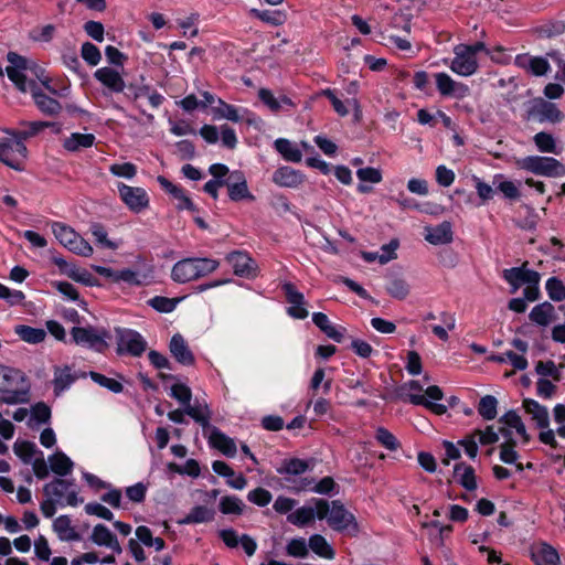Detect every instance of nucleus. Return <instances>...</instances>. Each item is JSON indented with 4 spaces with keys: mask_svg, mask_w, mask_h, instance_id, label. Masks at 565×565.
Returning a JSON list of instances; mask_svg holds the SVG:
<instances>
[{
    "mask_svg": "<svg viewBox=\"0 0 565 565\" xmlns=\"http://www.w3.org/2000/svg\"><path fill=\"white\" fill-rule=\"evenodd\" d=\"M7 61L9 65L6 67V73L9 79L20 92H30L35 105L42 113L46 115H57L62 110L61 104L56 99L42 93L34 81H26V74L32 73L51 93L56 94V90L49 85L47 79L42 78L44 73L42 68L38 67L33 61L15 52H9Z\"/></svg>",
    "mask_w": 565,
    "mask_h": 565,
    "instance_id": "obj_1",
    "label": "nucleus"
},
{
    "mask_svg": "<svg viewBox=\"0 0 565 565\" xmlns=\"http://www.w3.org/2000/svg\"><path fill=\"white\" fill-rule=\"evenodd\" d=\"M273 182L281 188H298L305 182V174L291 167L284 166L273 173Z\"/></svg>",
    "mask_w": 565,
    "mask_h": 565,
    "instance_id": "obj_20",
    "label": "nucleus"
},
{
    "mask_svg": "<svg viewBox=\"0 0 565 565\" xmlns=\"http://www.w3.org/2000/svg\"><path fill=\"white\" fill-rule=\"evenodd\" d=\"M282 290L288 303L290 305L288 308V315L295 319H306L309 312L305 308L306 301L303 295L298 291L291 282H285L282 285Z\"/></svg>",
    "mask_w": 565,
    "mask_h": 565,
    "instance_id": "obj_19",
    "label": "nucleus"
},
{
    "mask_svg": "<svg viewBox=\"0 0 565 565\" xmlns=\"http://www.w3.org/2000/svg\"><path fill=\"white\" fill-rule=\"evenodd\" d=\"M88 539L93 544L110 550L115 554L122 553V547L117 536L105 524H96Z\"/></svg>",
    "mask_w": 565,
    "mask_h": 565,
    "instance_id": "obj_18",
    "label": "nucleus"
},
{
    "mask_svg": "<svg viewBox=\"0 0 565 565\" xmlns=\"http://www.w3.org/2000/svg\"><path fill=\"white\" fill-rule=\"evenodd\" d=\"M515 63L531 72L533 75L541 76L547 73L550 70L548 62L543 57H531L529 55H518Z\"/></svg>",
    "mask_w": 565,
    "mask_h": 565,
    "instance_id": "obj_31",
    "label": "nucleus"
},
{
    "mask_svg": "<svg viewBox=\"0 0 565 565\" xmlns=\"http://www.w3.org/2000/svg\"><path fill=\"white\" fill-rule=\"evenodd\" d=\"M545 288L552 300L562 301L565 299V286L561 279L556 277L548 278Z\"/></svg>",
    "mask_w": 565,
    "mask_h": 565,
    "instance_id": "obj_52",
    "label": "nucleus"
},
{
    "mask_svg": "<svg viewBox=\"0 0 565 565\" xmlns=\"http://www.w3.org/2000/svg\"><path fill=\"white\" fill-rule=\"evenodd\" d=\"M67 277L85 286H95L97 284L96 278L88 270L76 265L67 273Z\"/></svg>",
    "mask_w": 565,
    "mask_h": 565,
    "instance_id": "obj_54",
    "label": "nucleus"
},
{
    "mask_svg": "<svg viewBox=\"0 0 565 565\" xmlns=\"http://www.w3.org/2000/svg\"><path fill=\"white\" fill-rule=\"evenodd\" d=\"M215 518V511L205 505H195L178 523L179 524H200L212 522Z\"/></svg>",
    "mask_w": 565,
    "mask_h": 565,
    "instance_id": "obj_32",
    "label": "nucleus"
},
{
    "mask_svg": "<svg viewBox=\"0 0 565 565\" xmlns=\"http://www.w3.org/2000/svg\"><path fill=\"white\" fill-rule=\"evenodd\" d=\"M308 546L321 557L331 559L334 556V551L322 535H312L309 539Z\"/></svg>",
    "mask_w": 565,
    "mask_h": 565,
    "instance_id": "obj_47",
    "label": "nucleus"
},
{
    "mask_svg": "<svg viewBox=\"0 0 565 565\" xmlns=\"http://www.w3.org/2000/svg\"><path fill=\"white\" fill-rule=\"evenodd\" d=\"M217 107H213L212 111L215 119H227L233 122L241 121L237 108L233 105L225 103L223 99L217 98Z\"/></svg>",
    "mask_w": 565,
    "mask_h": 565,
    "instance_id": "obj_46",
    "label": "nucleus"
},
{
    "mask_svg": "<svg viewBox=\"0 0 565 565\" xmlns=\"http://www.w3.org/2000/svg\"><path fill=\"white\" fill-rule=\"evenodd\" d=\"M209 430V441L212 447L227 457H234L236 455V445L232 438L227 437L216 427H211Z\"/></svg>",
    "mask_w": 565,
    "mask_h": 565,
    "instance_id": "obj_26",
    "label": "nucleus"
},
{
    "mask_svg": "<svg viewBox=\"0 0 565 565\" xmlns=\"http://www.w3.org/2000/svg\"><path fill=\"white\" fill-rule=\"evenodd\" d=\"M31 420L36 424H45L51 418V408L45 403H36L30 411Z\"/></svg>",
    "mask_w": 565,
    "mask_h": 565,
    "instance_id": "obj_57",
    "label": "nucleus"
},
{
    "mask_svg": "<svg viewBox=\"0 0 565 565\" xmlns=\"http://www.w3.org/2000/svg\"><path fill=\"white\" fill-rule=\"evenodd\" d=\"M250 14L260 21L274 26L281 25L286 22L287 15L280 10H258L252 9Z\"/></svg>",
    "mask_w": 565,
    "mask_h": 565,
    "instance_id": "obj_43",
    "label": "nucleus"
},
{
    "mask_svg": "<svg viewBox=\"0 0 565 565\" xmlns=\"http://www.w3.org/2000/svg\"><path fill=\"white\" fill-rule=\"evenodd\" d=\"M117 354H128L135 358L141 356L147 350V341L136 330L129 328H115Z\"/></svg>",
    "mask_w": 565,
    "mask_h": 565,
    "instance_id": "obj_8",
    "label": "nucleus"
},
{
    "mask_svg": "<svg viewBox=\"0 0 565 565\" xmlns=\"http://www.w3.org/2000/svg\"><path fill=\"white\" fill-rule=\"evenodd\" d=\"M529 318L532 322L545 327L556 318L555 308L551 302L544 301L531 310Z\"/></svg>",
    "mask_w": 565,
    "mask_h": 565,
    "instance_id": "obj_30",
    "label": "nucleus"
},
{
    "mask_svg": "<svg viewBox=\"0 0 565 565\" xmlns=\"http://www.w3.org/2000/svg\"><path fill=\"white\" fill-rule=\"evenodd\" d=\"M498 401L492 395H486L481 397L478 405V413L486 420H491L497 417Z\"/></svg>",
    "mask_w": 565,
    "mask_h": 565,
    "instance_id": "obj_49",
    "label": "nucleus"
},
{
    "mask_svg": "<svg viewBox=\"0 0 565 565\" xmlns=\"http://www.w3.org/2000/svg\"><path fill=\"white\" fill-rule=\"evenodd\" d=\"M169 349L179 363L186 366L194 364V355L181 334L177 333L171 338Z\"/></svg>",
    "mask_w": 565,
    "mask_h": 565,
    "instance_id": "obj_24",
    "label": "nucleus"
},
{
    "mask_svg": "<svg viewBox=\"0 0 565 565\" xmlns=\"http://www.w3.org/2000/svg\"><path fill=\"white\" fill-rule=\"evenodd\" d=\"M47 461L51 470L61 477L71 473L74 467L73 461L62 451L49 456Z\"/></svg>",
    "mask_w": 565,
    "mask_h": 565,
    "instance_id": "obj_38",
    "label": "nucleus"
},
{
    "mask_svg": "<svg viewBox=\"0 0 565 565\" xmlns=\"http://www.w3.org/2000/svg\"><path fill=\"white\" fill-rule=\"evenodd\" d=\"M533 141H534L536 148L541 152L558 153V151L556 149L555 139L548 132H544V131L537 132L533 137Z\"/></svg>",
    "mask_w": 565,
    "mask_h": 565,
    "instance_id": "obj_50",
    "label": "nucleus"
},
{
    "mask_svg": "<svg viewBox=\"0 0 565 565\" xmlns=\"http://www.w3.org/2000/svg\"><path fill=\"white\" fill-rule=\"evenodd\" d=\"M499 433L504 437L505 441L500 446V460L504 463H515L519 471L523 470V466L518 461L519 455L514 450L515 441L513 437H510V433L505 427H500Z\"/></svg>",
    "mask_w": 565,
    "mask_h": 565,
    "instance_id": "obj_25",
    "label": "nucleus"
},
{
    "mask_svg": "<svg viewBox=\"0 0 565 565\" xmlns=\"http://www.w3.org/2000/svg\"><path fill=\"white\" fill-rule=\"evenodd\" d=\"M51 228L58 243L70 252L82 257L93 255L94 249L92 245L71 226L61 222H52Z\"/></svg>",
    "mask_w": 565,
    "mask_h": 565,
    "instance_id": "obj_7",
    "label": "nucleus"
},
{
    "mask_svg": "<svg viewBox=\"0 0 565 565\" xmlns=\"http://www.w3.org/2000/svg\"><path fill=\"white\" fill-rule=\"evenodd\" d=\"M75 381L76 375L70 366L65 365L54 367L53 387L55 395H60L64 391L68 390Z\"/></svg>",
    "mask_w": 565,
    "mask_h": 565,
    "instance_id": "obj_29",
    "label": "nucleus"
},
{
    "mask_svg": "<svg viewBox=\"0 0 565 565\" xmlns=\"http://www.w3.org/2000/svg\"><path fill=\"white\" fill-rule=\"evenodd\" d=\"M170 396L186 407L191 403L192 392L188 385L179 383L171 386Z\"/></svg>",
    "mask_w": 565,
    "mask_h": 565,
    "instance_id": "obj_55",
    "label": "nucleus"
},
{
    "mask_svg": "<svg viewBox=\"0 0 565 565\" xmlns=\"http://www.w3.org/2000/svg\"><path fill=\"white\" fill-rule=\"evenodd\" d=\"M247 499L258 507H266L270 503L273 495L268 490L264 488H256L248 492Z\"/></svg>",
    "mask_w": 565,
    "mask_h": 565,
    "instance_id": "obj_60",
    "label": "nucleus"
},
{
    "mask_svg": "<svg viewBox=\"0 0 565 565\" xmlns=\"http://www.w3.org/2000/svg\"><path fill=\"white\" fill-rule=\"evenodd\" d=\"M423 391L422 384L418 381L412 380L399 387V395L405 396L413 405H422L436 415H444L447 412V406L433 402L443 399L444 393L441 388L437 385L428 386L425 390V395L422 394Z\"/></svg>",
    "mask_w": 565,
    "mask_h": 565,
    "instance_id": "obj_2",
    "label": "nucleus"
},
{
    "mask_svg": "<svg viewBox=\"0 0 565 565\" xmlns=\"http://www.w3.org/2000/svg\"><path fill=\"white\" fill-rule=\"evenodd\" d=\"M29 388L26 379L21 371L0 364L1 402L10 405L24 403L29 399Z\"/></svg>",
    "mask_w": 565,
    "mask_h": 565,
    "instance_id": "obj_3",
    "label": "nucleus"
},
{
    "mask_svg": "<svg viewBox=\"0 0 565 565\" xmlns=\"http://www.w3.org/2000/svg\"><path fill=\"white\" fill-rule=\"evenodd\" d=\"M324 519H327L328 524L335 531H344L351 526L354 530L356 529L354 515L349 512L339 500H334L329 504V512Z\"/></svg>",
    "mask_w": 565,
    "mask_h": 565,
    "instance_id": "obj_13",
    "label": "nucleus"
},
{
    "mask_svg": "<svg viewBox=\"0 0 565 565\" xmlns=\"http://www.w3.org/2000/svg\"><path fill=\"white\" fill-rule=\"evenodd\" d=\"M454 472L458 483L466 490L473 491L477 489V478L475 469L471 466H468L465 462H458L455 465Z\"/></svg>",
    "mask_w": 565,
    "mask_h": 565,
    "instance_id": "obj_34",
    "label": "nucleus"
},
{
    "mask_svg": "<svg viewBox=\"0 0 565 565\" xmlns=\"http://www.w3.org/2000/svg\"><path fill=\"white\" fill-rule=\"evenodd\" d=\"M329 512V503L322 499H313L308 504L297 509L287 516V521L297 526H305L315 518L323 520Z\"/></svg>",
    "mask_w": 565,
    "mask_h": 565,
    "instance_id": "obj_9",
    "label": "nucleus"
},
{
    "mask_svg": "<svg viewBox=\"0 0 565 565\" xmlns=\"http://www.w3.org/2000/svg\"><path fill=\"white\" fill-rule=\"evenodd\" d=\"M274 147L286 161L298 163L302 160L301 150L298 146L285 138H278L274 142Z\"/></svg>",
    "mask_w": 565,
    "mask_h": 565,
    "instance_id": "obj_35",
    "label": "nucleus"
},
{
    "mask_svg": "<svg viewBox=\"0 0 565 565\" xmlns=\"http://www.w3.org/2000/svg\"><path fill=\"white\" fill-rule=\"evenodd\" d=\"M259 99L274 113L279 111L284 106L292 107V100L287 96L275 97L271 90L260 88L258 92Z\"/></svg>",
    "mask_w": 565,
    "mask_h": 565,
    "instance_id": "obj_39",
    "label": "nucleus"
},
{
    "mask_svg": "<svg viewBox=\"0 0 565 565\" xmlns=\"http://www.w3.org/2000/svg\"><path fill=\"white\" fill-rule=\"evenodd\" d=\"M95 136L93 134H81L73 132L68 137L64 138L63 147L70 152H76L82 149L90 148L95 142Z\"/></svg>",
    "mask_w": 565,
    "mask_h": 565,
    "instance_id": "obj_33",
    "label": "nucleus"
},
{
    "mask_svg": "<svg viewBox=\"0 0 565 565\" xmlns=\"http://www.w3.org/2000/svg\"><path fill=\"white\" fill-rule=\"evenodd\" d=\"M455 57L451 61L450 70L460 76H471L478 70L477 57L472 56L466 44H459L454 49Z\"/></svg>",
    "mask_w": 565,
    "mask_h": 565,
    "instance_id": "obj_14",
    "label": "nucleus"
},
{
    "mask_svg": "<svg viewBox=\"0 0 565 565\" xmlns=\"http://www.w3.org/2000/svg\"><path fill=\"white\" fill-rule=\"evenodd\" d=\"M527 113L529 118L539 122L557 124L564 119V114L561 109L554 103L544 99L535 100Z\"/></svg>",
    "mask_w": 565,
    "mask_h": 565,
    "instance_id": "obj_12",
    "label": "nucleus"
},
{
    "mask_svg": "<svg viewBox=\"0 0 565 565\" xmlns=\"http://www.w3.org/2000/svg\"><path fill=\"white\" fill-rule=\"evenodd\" d=\"M15 334L20 337L21 340L36 344L44 341L46 337V332L42 328H33L30 326L19 324L14 328Z\"/></svg>",
    "mask_w": 565,
    "mask_h": 565,
    "instance_id": "obj_42",
    "label": "nucleus"
},
{
    "mask_svg": "<svg viewBox=\"0 0 565 565\" xmlns=\"http://www.w3.org/2000/svg\"><path fill=\"white\" fill-rule=\"evenodd\" d=\"M82 57L92 66L100 62L102 55L96 45L90 42H85L81 50Z\"/></svg>",
    "mask_w": 565,
    "mask_h": 565,
    "instance_id": "obj_59",
    "label": "nucleus"
},
{
    "mask_svg": "<svg viewBox=\"0 0 565 565\" xmlns=\"http://www.w3.org/2000/svg\"><path fill=\"white\" fill-rule=\"evenodd\" d=\"M434 77L437 90L441 96L462 99L470 93L468 85L454 81L447 73H436Z\"/></svg>",
    "mask_w": 565,
    "mask_h": 565,
    "instance_id": "obj_16",
    "label": "nucleus"
},
{
    "mask_svg": "<svg viewBox=\"0 0 565 565\" xmlns=\"http://www.w3.org/2000/svg\"><path fill=\"white\" fill-rule=\"evenodd\" d=\"M531 556L536 565H558L559 563L557 551L546 543L533 546Z\"/></svg>",
    "mask_w": 565,
    "mask_h": 565,
    "instance_id": "obj_27",
    "label": "nucleus"
},
{
    "mask_svg": "<svg viewBox=\"0 0 565 565\" xmlns=\"http://www.w3.org/2000/svg\"><path fill=\"white\" fill-rule=\"evenodd\" d=\"M53 530L61 541H76L78 534L72 526V521L67 515H60L53 521Z\"/></svg>",
    "mask_w": 565,
    "mask_h": 565,
    "instance_id": "obj_37",
    "label": "nucleus"
},
{
    "mask_svg": "<svg viewBox=\"0 0 565 565\" xmlns=\"http://www.w3.org/2000/svg\"><path fill=\"white\" fill-rule=\"evenodd\" d=\"M385 289L391 297L397 300H404L411 292L407 280L397 276H392L388 279Z\"/></svg>",
    "mask_w": 565,
    "mask_h": 565,
    "instance_id": "obj_40",
    "label": "nucleus"
},
{
    "mask_svg": "<svg viewBox=\"0 0 565 565\" xmlns=\"http://www.w3.org/2000/svg\"><path fill=\"white\" fill-rule=\"evenodd\" d=\"M523 407L525 412L532 416V419L536 422L540 428L548 427L550 417L546 407L530 398L523 401Z\"/></svg>",
    "mask_w": 565,
    "mask_h": 565,
    "instance_id": "obj_36",
    "label": "nucleus"
},
{
    "mask_svg": "<svg viewBox=\"0 0 565 565\" xmlns=\"http://www.w3.org/2000/svg\"><path fill=\"white\" fill-rule=\"evenodd\" d=\"M376 441L390 451H396L401 447L398 439L385 427H377L375 430Z\"/></svg>",
    "mask_w": 565,
    "mask_h": 565,
    "instance_id": "obj_48",
    "label": "nucleus"
},
{
    "mask_svg": "<svg viewBox=\"0 0 565 565\" xmlns=\"http://www.w3.org/2000/svg\"><path fill=\"white\" fill-rule=\"evenodd\" d=\"M480 445H492L499 440V434L494 430L493 426H487L486 429H477L473 431Z\"/></svg>",
    "mask_w": 565,
    "mask_h": 565,
    "instance_id": "obj_62",
    "label": "nucleus"
},
{
    "mask_svg": "<svg viewBox=\"0 0 565 565\" xmlns=\"http://www.w3.org/2000/svg\"><path fill=\"white\" fill-rule=\"evenodd\" d=\"M184 413L200 424L204 429L211 428L210 426V411L207 405H191L184 407Z\"/></svg>",
    "mask_w": 565,
    "mask_h": 565,
    "instance_id": "obj_44",
    "label": "nucleus"
},
{
    "mask_svg": "<svg viewBox=\"0 0 565 565\" xmlns=\"http://www.w3.org/2000/svg\"><path fill=\"white\" fill-rule=\"evenodd\" d=\"M178 302L179 299L177 298H167L162 296H156L148 301L149 306L154 310L164 313L172 312L175 309Z\"/></svg>",
    "mask_w": 565,
    "mask_h": 565,
    "instance_id": "obj_51",
    "label": "nucleus"
},
{
    "mask_svg": "<svg viewBox=\"0 0 565 565\" xmlns=\"http://www.w3.org/2000/svg\"><path fill=\"white\" fill-rule=\"evenodd\" d=\"M89 376L95 383L103 387H106L113 393H120L124 390L122 384L115 379L107 377L97 372H90Z\"/></svg>",
    "mask_w": 565,
    "mask_h": 565,
    "instance_id": "obj_53",
    "label": "nucleus"
},
{
    "mask_svg": "<svg viewBox=\"0 0 565 565\" xmlns=\"http://www.w3.org/2000/svg\"><path fill=\"white\" fill-rule=\"evenodd\" d=\"M148 275H141L138 271L131 269L118 270V282L125 281L129 285L141 286L148 280Z\"/></svg>",
    "mask_w": 565,
    "mask_h": 565,
    "instance_id": "obj_56",
    "label": "nucleus"
},
{
    "mask_svg": "<svg viewBox=\"0 0 565 565\" xmlns=\"http://www.w3.org/2000/svg\"><path fill=\"white\" fill-rule=\"evenodd\" d=\"M71 335L76 344L97 352H103L108 347L106 342L107 333L105 331L99 332L92 327H74L72 328Z\"/></svg>",
    "mask_w": 565,
    "mask_h": 565,
    "instance_id": "obj_11",
    "label": "nucleus"
},
{
    "mask_svg": "<svg viewBox=\"0 0 565 565\" xmlns=\"http://www.w3.org/2000/svg\"><path fill=\"white\" fill-rule=\"evenodd\" d=\"M25 138L26 134L17 132L0 137V161L14 170H22L28 154Z\"/></svg>",
    "mask_w": 565,
    "mask_h": 565,
    "instance_id": "obj_5",
    "label": "nucleus"
},
{
    "mask_svg": "<svg viewBox=\"0 0 565 565\" xmlns=\"http://www.w3.org/2000/svg\"><path fill=\"white\" fill-rule=\"evenodd\" d=\"M218 266V260L212 258H184L173 265L171 277L175 282L185 284L210 275Z\"/></svg>",
    "mask_w": 565,
    "mask_h": 565,
    "instance_id": "obj_4",
    "label": "nucleus"
},
{
    "mask_svg": "<svg viewBox=\"0 0 565 565\" xmlns=\"http://www.w3.org/2000/svg\"><path fill=\"white\" fill-rule=\"evenodd\" d=\"M118 191L120 199L132 212L139 213L148 207L149 198L142 188L120 183L118 185Z\"/></svg>",
    "mask_w": 565,
    "mask_h": 565,
    "instance_id": "obj_15",
    "label": "nucleus"
},
{
    "mask_svg": "<svg viewBox=\"0 0 565 565\" xmlns=\"http://www.w3.org/2000/svg\"><path fill=\"white\" fill-rule=\"evenodd\" d=\"M499 423L502 425L501 427H505L509 430L510 437H512V430H515L516 435L523 440V443L529 441L530 438L526 433L525 425L516 412H507L500 417Z\"/></svg>",
    "mask_w": 565,
    "mask_h": 565,
    "instance_id": "obj_28",
    "label": "nucleus"
},
{
    "mask_svg": "<svg viewBox=\"0 0 565 565\" xmlns=\"http://www.w3.org/2000/svg\"><path fill=\"white\" fill-rule=\"evenodd\" d=\"M321 95H323L324 97H327L330 100L334 111L339 116L344 117L349 114V108L347 107L345 103H343L340 98H338L334 90H332L330 88H326L321 92Z\"/></svg>",
    "mask_w": 565,
    "mask_h": 565,
    "instance_id": "obj_63",
    "label": "nucleus"
},
{
    "mask_svg": "<svg viewBox=\"0 0 565 565\" xmlns=\"http://www.w3.org/2000/svg\"><path fill=\"white\" fill-rule=\"evenodd\" d=\"M73 486L67 480L56 478L44 486L43 492L46 498L54 499L58 504L76 507L79 501Z\"/></svg>",
    "mask_w": 565,
    "mask_h": 565,
    "instance_id": "obj_10",
    "label": "nucleus"
},
{
    "mask_svg": "<svg viewBox=\"0 0 565 565\" xmlns=\"http://www.w3.org/2000/svg\"><path fill=\"white\" fill-rule=\"evenodd\" d=\"M425 239L433 245H444L452 242L454 233L450 222H443L436 226L425 228Z\"/></svg>",
    "mask_w": 565,
    "mask_h": 565,
    "instance_id": "obj_22",
    "label": "nucleus"
},
{
    "mask_svg": "<svg viewBox=\"0 0 565 565\" xmlns=\"http://www.w3.org/2000/svg\"><path fill=\"white\" fill-rule=\"evenodd\" d=\"M225 185L227 186L230 199L234 202L242 200H255V196L248 190L244 173L239 170L232 171L228 174V178L225 180Z\"/></svg>",
    "mask_w": 565,
    "mask_h": 565,
    "instance_id": "obj_17",
    "label": "nucleus"
},
{
    "mask_svg": "<svg viewBox=\"0 0 565 565\" xmlns=\"http://www.w3.org/2000/svg\"><path fill=\"white\" fill-rule=\"evenodd\" d=\"M95 78L102 83L110 93H122L126 84L120 73L111 67L98 68Z\"/></svg>",
    "mask_w": 565,
    "mask_h": 565,
    "instance_id": "obj_21",
    "label": "nucleus"
},
{
    "mask_svg": "<svg viewBox=\"0 0 565 565\" xmlns=\"http://www.w3.org/2000/svg\"><path fill=\"white\" fill-rule=\"evenodd\" d=\"M519 169L536 175L559 178L565 175V166L553 157L527 156L516 160Z\"/></svg>",
    "mask_w": 565,
    "mask_h": 565,
    "instance_id": "obj_6",
    "label": "nucleus"
},
{
    "mask_svg": "<svg viewBox=\"0 0 565 565\" xmlns=\"http://www.w3.org/2000/svg\"><path fill=\"white\" fill-rule=\"evenodd\" d=\"M309 468V463L306 460L299 458L285 459L279 467L276 468L277 473L284 476H299L306 472Z\"/></svg>",
    "mask_w": 565,
    "mask_h": 565,
    "instance_id": "obj_41",
    "label": "nucleus"
},
{
    "mask_svg": "<svg viewBox=\"0 0 565 565\" xmlns=\"http://www.w3.org/2000/svg\"><path fill=\"white\" fill-rule=\"evenodd\" d=\"M286 551L289 556L302 558L308 554V544L302 537L292 539L287 544Z\"/></svg>",
    "mask_w": 565,
    "mask_h": 565,
    "instance_id": "obj_58",
    "label": "nucleus"
},
{
    "mask_svg": "<svg viewBox=\"0 0 565 565\" xmlns=\"http://www.w3.org/2000/svg\"><path fill=\"white\" fill-rule=\"evenodd\" d=\"M109 171L116 177L132 179L137 173V168L130 162L115 163L110 166Z\"/></svg>",
    "mask_w": 565,
    "mask_h": 565,
    "instance_id": "obj_61",
    "label": "nucleus"
},
{
    "mask_svg": "<svg viewBox=\"0 0 565 565\" xmlns=\"http://www.w3.org/2000/svg\"><path fill=\"white\" fill-rule=\"evenodd\" d=\"M233 267L234 274L241 277H249L254 275V260L243 252H233L226 257Z\"/></svg>",
    "mask_w": 565,
    "mask_h": 565,
    "instance_id": "obj_23",
    "label": "nucleus"
},
{
    "mask_svg": "<svg viewBox=\"0 0 565 565\" xmlns=\"http://www.w3.org/2000/svg\"><path fill=\"white\" fill-rule=\"evenodd\" d=\"M85 512L89 515H96L106 521H111L114 519V513L108 508L97 502L87 503L85 505Z\"/></svg>",
    "mask_w": 565,
    "mask_h": 565,
    "instance_id": "obj_64",
    "label": "nucleus"
},
{
    "mask_svg": "<svg viewBox=\"0 0 565 565\" xmlns=\"http://www.w3.org/2000/svg\"><path fill=\"white\" fill-rule=\"evenodd\" d=\"M245 504L236 495H224L221 498L218 509L223 514L241 515L244 512Z\"/></svg>",
    "mask_w": 565,
    "mask_h": 565,
    "instance_id": "obj_45",
    "label": "nucleus"
}]
</instances>
